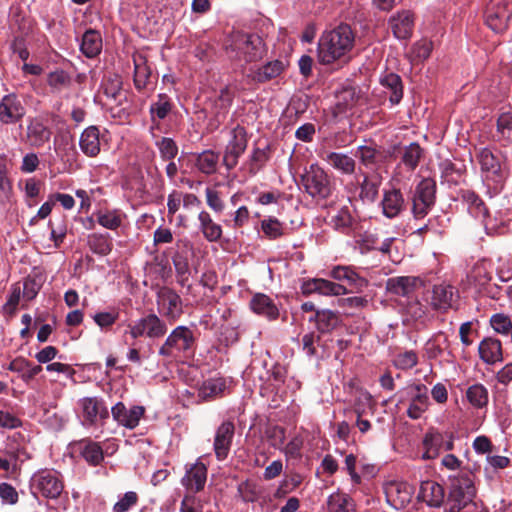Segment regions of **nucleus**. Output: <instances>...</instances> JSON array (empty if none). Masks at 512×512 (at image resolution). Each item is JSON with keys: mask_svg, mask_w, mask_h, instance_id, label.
Wrapping results in <instances>:
<instances>
[{"mask_svg": "<svg viewBox=\"0 0 512 512\" xmlns=\"http://www.w3.org/2000/svg\"><path fill=\"white\" fill-rule=\"evenodd\" d=\"M355 35L348 24H340L323 33L318 41L317 59L321 64H331L344 57L354 46Z\"/></svg>", "mask_w": 512, "mask_h": 512, "instance_id": "f257e3e1", "label": "nucleus"}, {"mask_svg": "<svg viewBox=\"0 0 512 512\" xmlns=\"http://www.w3.org/2000/svg\"><path fill=\"white\" fill-rule=\"evenodd\" d=\"M226 50L229 54L235 53L233 57L245 63L257 62L266 54L265 44L261 37L241 31H234L230 34Z\"/></svg>", "mask_w": 512, "mask_h": 512, "instance_id": "f03ea898", "label": "nucleus"}, {"mask_svg": "<svg viewBox=\"0 0 512 512\" xmlns=\"http://www.w3.org/2000/svg\"><path fill=\"white\" fill-rule=\"evenodd\" d=\"M476 496L475 477L470 472H462L451 481L444 512H460Z\"/></svg>", "mask_w": 512, "mask_h": 512, "instance_id": "7ed1b4c3", "label": "nucleus"}, {"mask_svg": "<svg viewBox=\"0 0 512 512\" xmlns=\"http://www.w3.org/2000/svg\"><path fill=\"white\" fill-rule=\"evenodd\" d=\"M304 190L316 200L329 198L334 190V185L327 172L317 164H312L301 176Z\"/></svg>", "mask_w": 512, "mask_h": 512, "instance_id": "20e7f679", "label": "nucleus"}, {"mask_svg": "<svg viewBox=\"0 0 512 512\" xmlns=\"http://www.w3.org/2000/svg\"><path fill=\"white\" fill-rule=\"evenodd\" d=\"M194 342L192 330L186 326H178L160 347L159 354L164 357H176L178 353L190 351Z\"/></svg>", "mask_w": 512, "mask_h": 512, "instance_id": "39448f33", "label": "nucleus"}, {"mask_svg": "<svg viewBox=\"0 0 512 512\" xmlns=\"http://www.w3.org/2000/svg\"><path fill=\"white\" fill-rule=\"evenodd\" d=\"M436 183L431 178H425L416 186L412 196V213L415 218H423L434 205Z\"/></svg>", "mask_w": 512, "mask_h": 512, "instance_id": "423d86ee", "label": "nucleus"}, {"mask_svg": "<svg viewBox=\"0 0 512 512\" xmlns=\"http://www.w3.org/2000/svg\"><path fill=\"white\" fill-rule=\"evenodd\" d=\"M156 302L159 313L171 322L176 321L183 314L182 299L171 288H160L157 292Z\"/></svg>", "mask_w": 512, "mask_h": 512, "instance_id": "0eeeda50", "label": "nucleus"}, {"mask_svg": "<svg viewBox=\"0 0 512 512\" xmlns=\"http://www.w3.org/2000/svg\"><path fill=\"white\" fill-rule=\"evenodd\" d=\"M512 17V0H503L490 3L485 11V21L494 32L500 33L506 30Z\"/></svg>", "mask_w": 512, "mask_h": 512, "instance_id": "6e6552de", "label": "nucleus"}, {"mask_svg": "<svg viewBox=\"0 0 512 512\" xmlns=\"http://www.w3.org/2000/svg\"><path fill=\"white\" fill-rule=\"evenodd\" d=\"M246 148V130L244 127L238 125L231 131V139L225 148L223 156V163L228 170L233 169L238 164V159L244 153Z\"/></svg>", "mask_w": 512, "mask_h": 512, "instance_id": "1a4fd4ad", "label": "nucleus"}, {"mask_svg": "<svg viewBox=\"0 0 512 512\" xmlns=\"http://www.w3.org/2000/svg\"><path fill=\"white\" fill-rule=\"evenodd\" d=\"M387 503L396 510H401L411 502L414 488L404 481L392 480L384 484Z\"/></svg>", "mask_w": 512, "mask_h": 512, "instance_id": "9d476101", "label": "nucleus"}, {"mask_svg": "<svg viewBox=\"0 0 512 512\" xmlns=\"http://www.w3.org/2000/svg\"><path fill=\"white\" fill-rule=\"evenodd\" d=\"M167 332V327L156 314H149L130 326V335L135 339L146 335L149 338H160Z\"/></svg>", "mask_w": 512, "mask_h": 512, "instance_id": "9b49d317", "label": "nucleus"}, {"mask_svg": "<svg viewBox=\"0 0 512 512\" xmlns=\"http://www.w3.org/2000/svg\"><path fill=\"white\" fill-rule=\"evenodd\" d=\"M423 285L424 282L419 277L397 276L386 281V291L392 295L409 297Z\"/></svg>", "mask_w": 512, "mask_h": 512, "instance_id": "f8f14e48", "label": "nucleus"}, {"mask_svg": "<svg viewBox=\"0 0 512 512\" xmlns=\"http://www.w3.org/2000/svg\"><path fill=\"white\" fill-rule=\"evenodd\" d=\"M235 426L231 421L223 422L216 430L214 438V452L220 461L225 460L230 452Z\"/></svg>", "mask_w": 512, "mask_h": 512, "instance_id": "ddd939ff", "label": "nucleus"}, {"mask_svg": "<svg viewBox=\"0 0 512 512\" xmlns=\"http://www.w3.org/2000/svg\"><path fill=\"white\" fill-rule=\"evenodd\" d=\"M79 404L86 425L93 426L98 419L105 420L109 417L108 408L97 397H84L79 401Z\"/></svg>", "mask_w": 512, "mask_h": 512, "instance_id": "4468645a", "label": "nucleus"}, {"mask_svg": "<svg viewBox=\"0 0 512 512\" xmlns=\"http://www.w3.org/2000/svg\"><path fill=\"white\" fill-rule=\"evenodd\" d=\"M457 297L458 292L452 285L445 283L434 285L430 306L436 311L447 312L453 307V302Z\"/></svg>", "mask_w": 512, "mask_h": 512, "instance_id": "2eb2a0df", "label": "nucleus"}, {"mask_svg": "<svg viewBox=\"0 0 512 512\" xmlns=\"http://www.w3.org/2000/svg\"><path fill=\"white\" fill-rule=\"evenodd\" d=\"M25 115V108L15 94L5 95L0 101V121L14 124Z\"/></svg>", "mask_w": 512, "mask_h": 512, "instance_id": "dca6fc26", "label": "nucleus"}, {"mask_svg": "<svg viewBox=\"0 0 512 512\" xmlns=\"http://www.w3.org/2000/svg\"><path fill=\"white\" fill-rule=\"evenodd\" d=\"M302 292L305 295L318 293L324 296H339L346 294L348 290L345 286L341 284L322 278H315L303 283Z\"/></svg>", "mask_w": 512, "mask_h": 512, "instance_id": "f3484780", "label": "nucleus"}, {"mask_svg": "<svg viewBox=\"0 0 512 512\" xmlns=\"http://www.w3.org/2000/svg\"><path fill=\"white\" fill-rule=\"evenodd\" d=\"M389 27L397 39L410 38L414 28L413 14L408 10L398 12L389 19Z\"/></svg>", "mask_w": 512, "mask_h": 512, "instance_id": "a211bd4d", "label": "nucleus"}, {"mask_svg": "<svg viewBox=\"0 0 512 512\" xmlns=\"http://www.w3.org/2000/svg\"><path fill=\"white\" fill-rule=\"evenodd\" d=\"M111 414L120 425L133 429L138 425L140 418L144 414V408L134 406L131 409H127L122 402H118L111 408Z\"/></svg>", "mask_w": 512, "mask_h": 512, "instance_id": "6ab92c4d", "label": "nucleus"}, {"mask_svg": "<svg viewBox=\"0 0 512 512\" xmlns=\"http://www.w3.org/2000/svg\"><path fill=\"white\" fill-rule=\"evenodd\" d=\"M383 177L380 171L364 173L363 180L359 183V197L363 202L373 203L377 200Z\"/></svg>", "mask_w": 512, "mask_h": 512, "instance_id": "aec40b11", "label": "nucleus"}, {"mask_svg": "<svg viewBox=\"0 0 512 512\" xmlns=\"http://www.w3.org/2000/svg\"><path fill=\"white\" fill-rule=\"evenodd\" d=\"M356 156L366 166L379 171V168L390 156L388 151L372 145H362L357 148Z\"/></svg>", "mask_w": 512, "mask_h": 512, "instance_id": "412c9836", "label": "nucleus"}, {"mask_svg": "<svg viewBox=\"0 0 512 512\" xmlns=\"http://www.w3.org/2000/svg\"><path fill=\"white\" fill-rule=\"evenodd\" d=\"M207 479V468L202 462L193 464L182 478V484L194 493L203 490Z\"/></svg>", "mask_w": 512, "mask_h": 512, "instance_id": "4be33fe9", "label": "nucleus"}, {"mask_svg": "<svg viewBox=\"0 0 512 512\" xmlns=\"http://www.w3.org/2000/svg\"><path fill=\"white\" fill-rule=\"evenodd\" d=\"M478 352L480 359L488 365L503 360L502 344L493 337L484 338L479 344Z\"/></svg>", "mask_w": 512, "mask_h": 512, "instance_id": "5701e85b", "label": "nucleus"}, {"mask_svg": "<svg viewBox=\"0 0 512 512\" xmlns=\"http://www.w3.org/2000/svg\"><path fill=\"white\" fill-rule=\"evenodd\" d=\"M37 488L46 498L56 499L63 491V483L56 474L45 471L38 476Z\"/></svg>", "mask_w": 512, "mask_h": 512, "instance_id": "b1692460", "label": "nucleus"}, {"mask_svg": "<svg viewBox=\"0 0 512 512\" xmlns=\"http://www.w3.org/2000/svg\"><path fill=\"white\" fill-rule=\"evenodd\" d=\"M419 498L429 506L440 507L445 499V491L444 488L435 481H423L420 486Z\"/></svg>", "mask_w": 512, "mask_h": 512, "instance_id": "393cba45", "label": "nucleus"}, {"mask_svg": "<svg viewBox=\"0 0 512 512\" xmlns=\"http://www.w3.org/2000/svg\"><path fill=\"white\" fill-rule=\"evenodd\" d=\"M412 402L407 410L411 419H419L428 408V395L425 385H414L410 387Z\"/></svg>", "mask_w": 512, "mask_h": 512, "instance_id": "a878e982", "label": "nucleus"}, {"mask_svg": "<svg viewBox=\"0 0 512 512\" xmlns=\"http://www.w3.org/2000/svg\"><path fill=\"white\" fill-rule=\"evenodd\" d=\"M477 158L487 178L498 180L502 177L500 159L490 149L483 148Z\"/></svg>", "mask_w": 512, "mask_h": 512, "instance_id": "bb28decb", "label": "nucleus"}, {"mask_svg": "<svg viewBox=\"0 0 512 512\" xmlns=\"http://www.w3.org/2000/svg\"><path fill=\"white\" fill-rule=\"evenodd\" d=\"M134 63V85L137 90H143L151 76V69L145 55L141 53L133 54Z\"/></svg>", "mask_w": 512, "mask_h": 512, "instance_id": "cd10ccee", "label": "nucleus"}, {"mask_svg": "<svg viewBox=\"0 0 512 512\" xmlns=\"http://www.w3.org/2000/svg\"><path fill=\"white\" fill-rule=\"evenodd\" d=\"M382 209L388 218L396 217L404 207V198L399 189H392L384 193Z\"/></svg>", "mask_w": 512, "mask_h": 512, "instance_id": "c85d7f7f", "label": "nucleus"}, {"mask_svg": "<svg viewBox=\"0 0 512 512\" xmlns=\"http://www.w3.org/2000/svg\"><path fill=\"white\" fill-rule=\"evenodd\" d=\"M80 148L83 153L89 157H95L100 152L99 130L96 126L86 128L81 136L79 142Z\"/></svg>", "mask_w": 512, "mask_h": 512, "instance_id": "c756f323", "label": "nucleus"}, {"mask_svg": "<svg viewBox=\"0 0 512 512\" xmlns=\"http://www.w3.org/2000/svg\"><path fill=\"white\" fill-rule=\"evenodd\" d=\"M251 309L259 315L265 316L270 320H275L279 316V310L274 302L265 294H256L251 302Z\"/></svg>", "mask_w": 512, "mask_h": 512, "instance_id": "7c9ffc66", "label": "nucleus"}, {"mask_svg": "<svg viewBox=\"0 0 512 512\" xmlns=\"http://www.w3.org/2000/svg\"><path fill=\"white\" fill-rule=\"evenodd\" d=\"M51 130L39 120L31 121L27 127V137L34 147H41L50 140Z\"/></svg>", "mask_w": 512, "mask_h": 512, "instance_id": "2f4dec72", "label": "nucleus"}, {"mask_svg": "<svg viewBox=\"0 0 512 512\" xmlns=\"http://www.w3.org/2000/svg\"><path fill=\"white\" fill-rule=\"evenodd\" d=\"M325 160L329 165H331L334 169L340 171L343 174H353L356 167L355 160L344 153L338 152H329Z\"/></svg>", "mask_w": 512, "mask_h": 512, "instance_id": "473e14b6", "label": "nucleus"}, {"mask_svg": "<svg viewBox=\"0 0 512 512\" xmlns=\"http://www.w3.org/2000/svg\"><path fill=\"white\" fill-rule=\"evenodd\" d=\"M200 229L203 236L209 242H217L222 236V228L215 223L207 211H201L198 215Z\"/></svg>", "mask_w": 512, "mask_h": 512, "instance_id": "72a5a7b5", "label": "nucleus"}, {"mask_svg": "<svg viewBox=\"0 0 512 512\" xmlns=\"http://www.w3.org/2000/svg\"><path fill=\"white\" fill-rule=\"evenodd\" d=\"M331 277L338 281H347L352 288L361 289L367 285L364 278L347 266H337L331 271Z\"/></svg>", "mask_w": 512, "mask_h": 512, "instance_id": "f704fd0d", "label": "nucleus"}, {"mask_svg": "<svg viewBox=\"0 0 512 512\" xmlns=\"http://www.w3.org/2000/svg\"><path fill=\"white\" fill-rule=\"evenodd\" d=\"M314 319L317 330L322 334L333 331L341 322L339 315L328 309L316 311Z\"/></svg>", "mask_w": 512, "mask_h": 512, "instance_id": "c9c22d12", "label": "nucleus"}, {"mask_svg": "<svg viewBox=\"0 0 512 512\" xmlns=\"http://www.w3.org/2000/svg\"><path fill=\"white\" fill-rule=\"evenodd\" d=\"M463 201L467 204L469 212L475 218H486L488 209L482 199L472 190H463L461 192Z\"/></svg>", "mask_w": 512, "mask_h": 512, "instance_id": "e433bc0d", "label": "nucleus"}, {"mask_svg": "<svg viewBox=\"0 0 512 512\" xmlns=\"http://www.w3.org/2000/svg\"><path fill=\"white\" fill-rule=\"evenodd\" d=\"M381 84L390 92L389 100L392 104H398L403 96V86L399 75L389 73L381 79Z\"/></svg>", "mask_w": 512, "mask_h": 512, "instance_id": "4c0bfd02", "label": "nucleus"}, {"mask_svg": "<svg viewBox=\"0 0 512 512\" xmlns=\"http://www.w3.org/2000/svg\"><path fill=\"white\" fill-rule=\"evenodd\" d=\"M283 70V62L279 60L268 62L267 64L263 65L257 71L254 72L253 80L259 83H264L279 76Z\"/></svg>", "mask_w": 512, "mask_h": 512, "instance_id": "58836bf2", "label": "nucleus"}, {"mask_svg": "<svg viewBox=\"0 0 512 512\" xmlns=\"http://www.w3.org/2000/svg\"><path fill=\"white\" fill-rule=\"evenodd\" d=\"M102 48L100 35L94 30H88L84 33L81 43V51L89 58L98 55Z\"/></svg>", "mask_w": 512, "mask_h": 512, "instance_id": "ea45409f", "label": "nucleus"}, {"mask_svg": "<svg viewBox=\"0 0 512 512\" xmlns=\"http://www.w3.org/2000/svg\"><path fill=\"white\" fill-rule=\"evenodd\" d=\"M226 388L225 381L221 378L208 379L199 388L198 396L202 400H210L221 395Z\"/></svg>", "mask_w": 512, "mask_h": 512, "instance_id": "a19ab883", "label": "nucleus"}, {"mask_svg": "<svg viewBox=\"0 0 512 512\" xmlns=\"http://www.w3.org/2000/svg\"><path fill=\"white\" fill-rule=\"evenodd\" d=\"M47 84L52 92H60L70 88L72 85V77L68 72L62 69H56L48 73Z\"/></svg>", "mask_w": 512, "mask_h": 512, "instance_id": "79ce46f5", "label": "nucleus"}, {"mask_svg": "<svg viewBox=\"0 0 512 512\" xmlns=\"http://www.w3.org/2000/svg\"><path fill=\"white\" fill-rule=\"evenodd\" d=\"M8 369L13 372L22 373V378L25 381L33 379L42 371L40 365L32 366L29 361L21 357L12 360Z\"/></svg>", "mask_w": 512, "mask_h": 512, "instance_id": "37998d69", "label": "nucleus"}, {"mask_svg": "<svg viewBox=\"0 0 512 512\" xmlns=\"http://www.w3.org/2000/svg\"><path fill=\"white\" fill-rule=\"evenodd\" d=\"M444 438L441 433L436 431H430L426 433L423 445L425 447V452L423 454L424 459H433L435 458L438 453L439 449L443 445Z\"/></svg>", "mask_w": 512, "mask_h": 512, "instance_id": "c03bdc74", "label": "nucleus"}, {"mask_svg": "<svg viewBox=\"0 0 512 512\" xmlns=\"http://www.w3.org/2000/svg\"><path fill=\"white\" fill-rule=\"evenodd\" d=\"M329 512H355L352 499L343 493H334L328 498Z\"/></svg>", "mask_w": 512, "mask_h": 512, "instance_id": "a18cd8bd", "label": "nucleus"}, {"mask_svg": "<svg viewBox=\"0 0 512 512\" xmlns=\"http://www.w3.org/2000/svg\"><path fill=\"white\" fill-rule=\"evenodd\" d=\"M218 160L217 153L207 150L197 156L196 166L204 174H213L216 172Z\"/></svg>", "mask_w": 512, "mask_h": 512, "instance_id": "49530a36", "label": "nucleus"}, {"mask_svg": "<svg viewBox=\"0 0 512 512\" xmlns=\"http://www.w3.org/2000/svg\"><path fill=\"white\" fill-rule=\"evenodd\" d=\"M233 97V93L228 87L221 89L220 94L214 103V108L216 110L215 116L218 121L224 120L232 103Z\"/></svg>", "mask_w": 512, "mask_h": 512, "instance_id": "de8ad7c7", "label": "nucleus"}, {"mask_svg": "<svg viewBox=\"0 0 512 512\" xmlns=\"http://www.w3.org/2000/svg\"><path fill=\"white\" fill-rule=\"evenodd\" d=\"M466 397L471 405L482 408L488 403V391L481 384H474L467 389Z\"/></svg>", "mask_w": 512, "mask_h": 512, "instance_id": "09e8293b", "label": "nucleus"}, {"mask_svg": "<svg viewBox=\"0 0 512 512\" xmlns=\"http://www.w3.org/2000/svg\"><path fill=\"white\" fill-rule=\"evenodd\" d=\"M88 245L94 253L99 255H107L112 250L110 239L100 234H92L89 236Z\"/></svg>", "mask_w": 512, "mask_h": 512, "instance_id": "8fccbe9b", "label": "nucleus"}, {"mask_svg": "<svg viewBox=\"0 0 512 512\" xmlns=\"http://www.w3.org/2000/svg\"><path fill=\"white\" fill-rule=\"evenodd\" d=\"M423 150L418 143H411L404 150L402 162L410 169H415L422 157Z\"/></svg>", "mask_w": 512, "mask_h": 512, "instance_id": "3c124183", "label": "nucleus"}, {"mask_svg": "<svg viewBox=\"0 0 512 512\" xmlns=\"http://www.w3.org/2000/svg\"><path fill=\"white\" fill-rule=\"evenodd\" d=\"M393 363L396 368L401 370H407L411 369L418 363V356L416 352L410 350V351H404L399 354H397L393 360Z\"/></svg>", "mask_w": 512, "mask_h": 512, "instance_id": "603ef678", "label": "nucleus"}, {"mask_svg": "<svg viewBox=\"0 0 512 512\" xmlns=\"http://www.w3.org/2000/svg\"><path fill=\"white\" fill-rule=\"evenodd\" d=\"M175 246L176 250L172 259L190 260L194 256V245L189 239H178Z\"/></svg>", "mask_w": 512, "mask_h": 512, "instance_id": "864d4df0", "label": "nucleus"}, {"mask_svg": "<svg viewBox=\"0 0 512 512\" xmlns=\"http://www.w3.org/2000/svg\"><path fill=\"white\" fill-rule=\"evenodd\" d=\"M238 493L245 502H254L259 497L258 486L249 480L241 482L238 485Z\"/></svg>", "mask_w": 512, "mask_h": 512, "instance_id": "5fc2aeb1", "label": "nucleus"}, {"mask_svg": "<svg viewBox=\"0 0 512 512\" xmlns=\"http://www.w3.org/2000/svg\"><path fill=\"white\" fill-rule=\"evenodd\" d=\"M432 49V42L427 39H422L413 45L411 54L414 60L423 61L430 56Z\"/></svg>", "mask_w": 512, "mask_h": 512, "instance_id": "6e6d98bb", "label": "nucleus"}, {"mask_svg": "<svg viewBox=\"0 0 512 512\" xmlns=\"http://www.w3.org/2000/svg\"><path fill=\"white\" fill-rule=\"evenodd\" d=\"M264 234L270 239H276L283 235V226L275 218L265 219L261 223Z\"/></svg>", "mask_w": 512, "mask_h": 512, "instance_id": "4d7b16f0", "label": "nucleus"}, {"mask_svg": "<svg viewBox=\"0 0 512 512\" xmlns=\"http://www.w3.org/2000/svg\"><path fill=\"white\" fill-rule=\"evenodd\" d=\"M171 110V104L167 95L160 94L158 101L151 105L150 112L152 115H156L159 119H164Z\"/></svg>", "mask_w": 512, "mask_h": 512, "instance_id": "13d9d810", "label": "nucleus"}, {"mask_svg": "<svg viewBox=\"0 0 512 512\" xmlns=\"http://www.w3.org/2000/svg\"><path fill=\"white\" fill-rule=\"evenodd\" d=\"M158 147L160 150L161 157L164 160H171L178 153V147L171 138H162L161 141L158 142Z\"/></svg>", "mask_w": 512, "mask_h": 512, "instance_id": "bf43d9fd", "label": "nucleus"}, {"mask_svg": "<svg viewBox=\"0 0 512 512\" xmlns=\"http://www.w3.org/2000/svg\"><path fill=\"white\" fill-rule=\"evenodd\" d=\"M491 326L498 333L507 334L512 329L510 318L504 314H495L490 319Z\"/></svg>", "mask_w": 512, "mask_h": 512, "instance_id": "052dcab7", "label": "nucleus"}, {"mask_svg": "<svg viewBox=\"0 0 512 512\" xmlns=\"http://www.w3.org/2000/svg\"><path fill=\"white\" fill-rule=\"evenodd\" d=\"M87 462L92 465H97L103 459V452L99 445L95 443L88 444L82 453Z\"/></svg>", "mask_w": 512, "mask_h": 512, "instance_id": "680f3d73", "label": "nucleus"}, {"mask_svg": "<svg viewBox=\"0 0 512 512\" xmlns=\"http://www.w3.org/2000/svg\"><path fill=\"white\" fill-rule=\"evenodd\" d=\"M138 501L137 493L133 491L126 492L124 496L115 503L113 507L114 512H127L131 507L136 505Z\"/></svg>", "mask_w": 512, "mask_h": 512, "instance_id": "e2e57ef3", "label": "nucleus"}, {"mask_svg": "<svg viewBox=\"0 0 512 512\" xmlns=\"http://www.w3.org/2000/svg\"><path fill=\"white\" fill-rule=\"evenodd\" d=\"M175 271L178 277V282L184 286L190 277L189 260L172 259Z\"/></svg>", "mask_w": 512, "mask_h": 512, "instance_id": "0e129e2a", "label": "nucleus"}, {"mask_svg": "<svg viewBox=\"0 0 512 512\" xmlns=\"http://www.w3.org/2000/svg\"><path fill=\"white\" fill-rule=\"evenodd\" d=\"M97 219L100 225L111 230L118 228L121 224V218L115 212H100Z\"/></svg>", "mask_w": 512, "mask_h": 512, "instance_id": "69168bd1", "label": "nucleus"}, {"mask_svg": "<svg viewBox=\"0 0 512 512\" xmlns=\"http://www.w3.org/2000/svg\"><path fill=\"white\" fill-rule=\"evenodd\" d=\"M205 194L208 206L217 213L222 212L224 203L220 197V193L212 188H207Z\"/></svg>", "mask_w": 512, "mask_h": 512, "instance_id": "338daca9", "label": "nucleus"}, {"mask_svg": "<svg viewBox=\"0 0 512 512\" xmlns=\"http://www.w3.org/2000/svg\"><path fill=\"white\" fill-rule=\"evenodd\" d=\"M118 318V313L115 311L111 312H99L93 317L95 323L101 328H107L112 326Z\"/></svg>", "mask_w": 512, "mask_h": 512, "instance_id": "774afa93", "label": "nucleus"}]
</instances>
